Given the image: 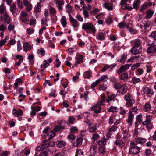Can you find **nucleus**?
Masks as SVG:
<instances>
[{
    "mask_svg": "<svg viewBox=\"0 0 156 156\" xmlns=\"http://www.w3.org/2000/svg\"><path fill=\"white\" fill-rule=\"evenodd\" d=\"M17 49L18 51H20L22 49V48L21 47V45L20 44V40H18L17 42Z\"/></svg>",
    "mask_w": 156,
    "mask_h": 156,
    "instance_id": "680f3d73",
    "label": "nucleus"
},
{
    "mask_svg": "<svg viewBox=\"0 0 156 156\" xmlns=\"http://www.w3.org/2000/svg\"><path fill=\"white\" fill-rule=\"evenodd\" d=\"M100 82V80H97L95 82L91 84V88H94Z\"/></svg>",
    "mask_w": 156,
    "mask_h": 156,
    "instance_id": "052dcab7",
    "label": "nucleus"
},
{
    "mask_svg": "<svg viewBox=\"0 0 156 156\" xmlns=\"http://www.w3.org/2000/svg\"><path fill=\"white\" fill-rule=\"evenodd\" d=\"M20 19L23 22L26 23H27L29 20V17H20Z\"/></svg>",
    "mask_w": 156,
    "mask_h": 156,
    "instance_id": "864d4df0",
    "label": "nucleus"
},
{
    "mask_svg": "<svg viewBox=\"0 0 156 156\" xmlns=\"http://www.w3.org/2000/svg\"><path fill=\"white\" fill-rule=\"evenodd\" d=\"M131 65V64H127L122 66L118 70V73L120 74L127 70L130 66Z\"/></svg>",
    "mask_w": 156,
    "mask_h": 156,
    "instance_id": "423d86ee",
    "label": "nucleus"
},
{
    "mask_svg": "<svg viewBox=\"0 0 156 156\" xmlns=\"http://www.w3.org/2000/svg\"><path fill=\"white\" fill-rule=\"evenodd\" d=\"M62 26L65 27L67 25V22L66 20V18L65 16H63L60 20Z\"/></svg>",
    "mask_w": 156,
    "mask_h": 156,
    "instance_id": "bb28decb",
    "label": "nucleus"
},
{
    "mask_svg": "<svg viewBox=\"0 0 156 156\" xmlns=\"http://www.w3.org/2000/svg\"><path fill=\"white\" fill-rule=\"evenodd\" d=\"M140 58V56L138 55L137 56H135L132 58H131L129 59L127 61V62H136L137 61H139V58Z\"/></svg>",
    "mask_w": 156,
    "mask_h": 156,
    "instance_id": "a878e982",
    "label": "nucleus"
},
{
    "mask_svg": "<svg viewBox=\"0 0 156 156\" xmlns=\"http://www.w3.org/2000/svg\"><path fill=\"white\" fill-rule=\"evenodd\" d=\"M82 29L85 30H91L93 33H95L96 30L93 25L91 23H83L82 27Z\"/></svg>",
    "mask_w": 156,
    "mask_h": 156,
    "instance_id": "7ed1b4c3",
    "label": "nucleus"
},
{
    "mask_svg": "<svg viewBox=\"0 0 156 156\" xmlns=\"http://www.w3.org/2000/svg\"><path fill=\"white\" fill-rule=\"evenodd\" d=\"M126 25V23L125 22V20L122 22H121L118 24V27L121 29L125 27Z\"/></svg>",
    "mask_w": 156,
    "mask_h": 156,
    "instance_id": "58836bf2",
    "label": "nucleus"
},
{
    "mask_svg": "<svg viewBox=\"0 0 156 156\" xmlns=\"http://www.w3.org/2000/svg\"><path fill=\"white\" fill-rule=\"evenodd\" d=\"M55 92H56L55 90L52 89L51 92L49 94V96L50 97H52L54 98L55 97L57 96V94L55 93Z\"/></svg>",
    "mask_w": 156,
    "mask_h": 156,
    "instance_id": "79ce46f5",
    "label": "nucleus"
},
{
    "mask_svg": "<svg viewBox=\"0 0 156 156\" xmlns=\"http://www.w3.org/2000/svg\"><path fill=\"white\" fill-rule=\"evenodd\" d=\"M151 5L152 3H151L145 2L141 5L140 9V11L141 12H143Z\"/></svg>",
    "mask_w": 156,
    "mask_h": 156,
    "instance_id": "0eeeda50",
    "label": "nucleus"
},
{
    "mask_svg": "<svg viewBox=\"0 0 156 156\" xmlns=\"http://www.w3.org/2000/svg\"><path fill=\"white\" fill-rule=\"evenodd\" d=\"M107 139L105 138L102 139L101 140L98 141V144L99 145H105L106 144Z\"/></svg>",
    "mask_w": 156,
    "mask_h": 156,
    "instance_id": "4c0bfd02",
    "label": "nucleus"
},
{
    "mask_svg": "<svg viewBox=\"0 0 156 156\" xmlns=\"http://www.w3.org/2000/svg\"><path fill=\"white\" fill-rule=\"evenodd\" d=\"M127 87L125 85H122L118 92L120 93V94L123 95L127 91Z\"/></svg>",
    "mask_w": 156,
    "mask_h": 156,
    "instance_id": "a211bd4d",
    "label": "nucleus"
},
{
    "mask_svg": "<svg viewBox=\"0 0 156 156\" xmlns=\"http://www.w3.org/2000/svg\"><path fill=\"white\" fill-rule=\"evenodd\" d=\"M18 7L20 9H23V8L22 2L20 0H16Z\"/></svg>",
    "mask_w": 156,
    "mask_h": 156,
    "instance_id": "c03bdc74",
    "label": "nucleus"
},
{
    "mask_svg": "<svg viewBox=\"0 0 156 156\" xmlns=\"http://www.w3.org/2000/svg\"><path fill=\"white\" fill-rule=\"evenodd\" d=\"M146 13V15L145 18H146V19H150L152 17L154 14V12L150 9L147 11Z\"/></svg>",
    "mask_w": 156,
    "mask_h": 156,
    "instance_id": "b1692460",
    "label": "nucleus"
},
{
    "mask_svg": "<svg viewBox=\"0 0 156 156\" xmlns=\"http://www.w3.org/2000/svg\"><path fill=\"white\" fill-rule=\"evenodd\" d=\"M12 113L14 116L17 117L20 116H22L23 114V112L22 110L20 109L17 110L15 108L13 109L12 111Z\"/></svg>",
    "mask_w": 156,
    "mask_h": 156,
    "instance_id": "6e6552de",
    "label": "nucleus"
},
{
    "mask_svg": "<svg viewBox=\"0 0 156 156\" xmlns=\"http://www.w3.org/2000/svg\"><path fill=\"white\" fill-rule=\"evenodd\" d=\"M141 50V49L133 46L130 50V51L132 54L135 55L140 53Z\"/></svg>",
    "mask_w": 156,
    "mask_h": 156,
    "instance_id": "9d476101",
    "label": "nucleus"
},
{
    "mask_svg": "<svg viewBox=\"0 0 156 156\" xmlns=\"http://www.w3.org/2000/svg\"><path fill=\"white\" fill-rule=\"evenodd\" d=\"M151 23V21L149 20L146 18H144L142 19V24L140 25V27L141 28H144V29H145L150 25Z\"/></svg>",
    "mask_w": 156,
    "mask_h": 156,
    "instance_id": "39448f33",
    "label": "nucleus"
},
{
    "mask_svg": "<svg viewBox=\"0 0 156 156\" xmlns=\"http://www.w3.org/2000/svg\"><path fill=\"white\" fill-rule=\"evenodd\" d=\"M16 7L14 4H12L10 8V11L13 13L16 12Z\"/></svg>",
    "mask_w": 156,
    "mask_h": 156,
    "instance_id": "49530a36",
    "label": "nucleus"
},
{
    "mask_svg": "<svg viewBox=\"0 0 156 156\" xmlns=\"http://www.w3.org/2000/svg\"><path fill=\"white\" fill-rule=\"evenodd\" d=\"M66 145V143L63 141H61L59 142L58 144L57 147L59 148H62L63 147Z\"/></svg>",
    "mask_w": 156,
    "mask_h": 156,
    "instance_id": "de8ad7c7",
    "label": "nucleus"
},
{
    "mask_svg": "<svg viewBox=\"0 0 156 156\" xmlns=\"http://www.w3.org/2000/svg\"><path fill=\"white\" fill-rule=\"evenodd\" d=\"M6 8L5 7L3 4L0 5V13L2 14H5L6 12Z\"/></svg>",
    "mask_w": 156,
    "mask_h": 156,
    "instance_id": "f704fd0d",
    "label": "nucleus"
},
{
    "mask_svg": "<svg viewBox=\"0 0 156 156\" xmlns=\"http://www.w3.org/2000/svg\"><path fill=\"white\" fill-rule=\"evenodd\" d=\"M114 144L116 146L121 148L125 146L124 143L122 140H116Z\"/></svg>",
    "mask_w": 156,
    "mask_h": 156,
    "instance_id": "412c9836",
    "label": "nucleus"
},
{
    "mask_svg": "<svg viewBox=\"0 0 156 156\" xmlns=\"http://www.w3.org/2000/svg\"><path fill=\"white\" fill-rule=\"evenodd\" d=\"M10 21L11 20L9 15L7 12H5L3 17L4 22L5 23L9 24Z\"/></svg>",
    "mask_w": 156,
    "mask_h": 156,
    "instance_id": "dca6fc26",
    "label": "nucleus"
},
{
    "mask_svg": "<svg viewBox=\"0 0 156 156\" xmlns=\"http://www.w3.org/2000/svg\"><path fill=\"white\" fill-rule=\"evenodd\" d=\"M131 82L135 84L141 82V80L140 78L134 77L132 78Z\"/></svg>",
    "mask_w": 156,
    "mask_h": 156,
    "instance_id": "c85d7f7f",
    "label": "nucleus"
},
{
    "mask_svg": "<svg viewBox=\"0 0 156 156\" xmlns=\"http://www.w3.org/2000/svg\"><path fill=\"white\" fill-rule=\"evenodd\" d=\"M49 10L50 13L51 15H55L56 13V11L55 9L51 6H49Z\"/></svg>",
    "mask_w": 156,
    "mask_h": 156,
    "instance_id": "c9c22d12",
    "label": "nucleus"
},
{
    "mask_svg": "<svg viewBox=\"0 0 156 156\" xmlns=\"http://www.w3.org/2000/svg\"><path fill=\"white\" fill-rule=\"evenodd\" d=\"M140 3L141 1L140 0H135L133 4V9H138L139 7Z\"/></svg>",
    "mask_w": 156,
    "mask_h": 156,
    "instance_id": "393cba45",
    "label": "nucleus"
},
{
    "mask_svg": "<svg viewBox=\"0 0 156 156\" xmlns=\"http://www.w3.org/2000/svg\"><path fill=\"white\" fill-rule=\"evenodd\" d=\"M146 120L142 122V125L145 126L147 129H151L153 127L152 123V118L150 115L146 116Z\"/></svg>",
    "mask_w": 156,
    "mask_h": 156,
    "instance_id": "f03ea898",
    "label": "nucleus"
},
{
    "mask_svg": "<svg viewBox=\"0 0 156 156\" xmlns=\"http://www.w3.org/2000/svg\"><path fill=\"white\" fill-rule=\"evenodd\" d=\"M127 55L126 53H124L122 55L121 58L120 59L119 61L120 62H123L125 61V60L127 58Z\"/></svg>",
    "mask_w": 156,
    "mask_h": 156,
    "instance_id": "a19ab883",
    "label": "nucleus"
},
{
    "mask_svg": "<svg viewBox=\"0 0 156 156\" xmlns=\"http://www.w3.org/2000/svg\"><path fill=\"white\" fill-rule=\"evenodd\" d=\"M55 136L54 133L53 131L49 132L48 135V139L49 140H51Z\"/></svg>",
    "mask_w": 156,
    "mask_h": 156,
    "instance_id": "a18cd8bd",
    "label": "nucleus"
},
{
    "mask_svg": "<svg viewBox=\"0 0 156 156\" xmlns=\"http://www.w3.org/2000/svg\"><path fill=\"white\" fill-rule=\"evenodd\" d=\"M76 50V49L74 48H68L67 51L68 52L69 54L71 55Z\"/></svg>",
    "mask_w": 156,
    "mask_h": 156,
    "instance_id": "09e8293b",
    "label": "nucleus"
},
{
    "mask_svg": "<svg viewBox=\"0 0 156 156\" xmlns=\"http://www.w3.org/2000/svg\"><path fill=\"white\" fill-rule=\"evenodd\" d=\"M23 47L24 51L26 52L30 50L32 48V46L28 44L27 42H25L23 44Z\"/></svg>",
    "mask_w": 156,
    "mask_h": 156,
    "instance_id": "f8f14e48",
    "label": "nucleus"
},
{
    "mask_svg": "<svg viewBox=\"0 0 156 156\" xmlns=\"http://www.w3.org/2000/svg\"><path fill=\"white\" fill-rule=\"evenodd\" d=\"M151 105L150 104L148 103H146L144 105V110L146 112L149 111V110L151 109Z\"/></svg>",
    "mask_w": 156,
    "mask_h": 156,
    "instance_id": "473e14b6",
    "label": "nucleus"
},
{
    "mask_svg": "<svg viewBox=\"0 0 156 156\" xmlns=\"http://www.w3.org/2000/svg\"><path fill=\"white\" fill-rule=\"evenodd\" d=\"M37 53L38 55L43 56L45 55V50L43 48L38 49L37 50Z\"/></svg>",
    "mask_w": 156,
    "mask_h": 156,
    "instance_id": "2f4dec72",
    "label": "nucleus"
},
{
    "mask_svg": "<svg viewBox=\"0 0 156 156\" xmlns=\"http://www.w3.org/2000/svg\"><path fill=\"white\" fill-rule=\"evenodd\" d=\"M128 74L127 73H125L122 74L120 76V79L122 80L126 79L128 77Z\"/></svg>",
    "mask_w": 156,
    "mask_h": 156,
    "instance_id": "6e6d98bb",
    "label": "nucleus"
},
{
    "mask_svg": "<svg viewBox=\"0 0 156 156\" xmlns=\"http://www.w3.org/2000/svg\"><path fill=\"white\" fill-rule=\"evenodd\" d=\"M16 58L17 59H18V62L16 61L15 64V66H19L20 64L22 63L23 61V57L22 55L20 56L19 55H17L16 56Z\"/></svg>",
    "mask_w": 156,
    "mask_h": 156,
    "instance_id": "4468645a",
    "label": "nucleus"
},
{
    "mask_svg": "<svg viewBox=\"0 0 156 156\" xmlns=\"http://www.w3.org/2000/svg\"><path fill=\"white\" fill-rule=\"evenodd\" d=\"M99 10L98 9L95 8H94L93 10L91 11L90 13L91 15H94L99 12Z\"/></svg>",
    "mask_w": 156,
    "mask_h": 156,
    "instance_id": "0e129e2a",
    "label": "nucleus"
},
{
    "mask_svg": "<svg viewBox=\"0 0 156 156\" xmlns=\"http://www.w3.org/2000/svg\"><path fill=\"white\" fill-rule=\"evenodd\" d=\"M97 124H94L93 127H90L89 128V131L90 132H94L97 130Z\"/></svg>",
    "mask_w": 156,
    "mask_h": 156,
    "instance_id": "ea45409f",
    "label": "nucleus"
},
{
    "mask_svg": "<svg viewBox=\"0 0 156 156\" xmlns=\"http://www.w3.org/2000/svg\"><path fill=\"white\" fill-rule=\"evenodd\" d=\"M100 136L99 134H95L93 135L92 139L94 141L95 140H98Z\"/></svg>",
    "mask_w": 156,
    "mask_h": 156,
    "instance_id": "69168bd1",
    "label": "nucleus"
},
{
    "mask_svg": "<svg viewBox=\"0 0 156 156\" xmlns=\"http://www.w3.org/2000/svg\"><path fill=\"white\" fill-rule=\"evenodd\" d=\"M146 139L145 138L138 137L136 140V143L143 145L146 142Z\"/></svg>",
    "mask_w": 156,
    "mask_h": 156,
    "instance_id": "f3484780",
    "label": "nucleus"
},
{
    "mask_svg": "<svg viewBox=\"0 0 156 156\" xmlns=\"http://www.w3.org/2000/svg\"><path fill=\"white\" fill-rule=\"evenodd\" d=\"M104 7L108 10H111L113 9V4L112 2H106L103 5Z\"/></svg>",
    "mask_w": 156,
    "mask_h": 156,
    "instance_id": "6ab92c4d",
    "label": "nucleus"
},
{
    "mask_svg": "<svg viewBox=\"0 0 156 156\" xmlns=\"http://www.w3.org/2000/svg\"><path fill=\"white\" fill-rule=\"evenodd\" d=\"M108 78V76H107L106 75H103L101 76V79H99L101 81H102L103 82H105L106 81Z\"/></svg>",
    "mask_w": 156,
    "mask_h": 156,
    "instance_id": "4d7b16f0",
    "label": "nucleus"
},
{
    "mask_svg": "<svg viewBox=\"0 0 156 156\" xmlns=\"http://www.w3.org/2000/svg\"><path fill=\"white\" fill-rule=\"evenodd\" d=\"M130 94L128 93L124 97V99L126 101V105L127 107H131L135 103L134 100L131 98Z\"/></svg>",
    "mask_w": 156,
    "mask_h": 156,
    "instance_id": "20e7f679",
    "label": "nucleus"
},
{
    "mask_svg": "<svg viewBox=\"0 0 156 156\" xmlns=\"http://www.w3.org/2000/svg\"><path fill=\"white\" fill-rule=\"evenodd\" d=\"M54 3L58 4V5H63L64 3L63 0H52Z\"/></svg>",
    "mask_w": 156,
    "mask_h": 156,
    "instance_id": "e433bc0d",
    "label": "nucleus"
},
{
    "mask_svg": "<svg viewBox=\"0 0 156 156\" xmlns=\"http://www.w3.org/2000/svg\"><path fill=\"white\" fill-rule=\"evenodd\" d=\"M52 61L51 58L48 59L47 60H44V64L41 65V68H46L49 65V64Z\"/></svg>",
    "mask_w": 156,
    "mask_h": 156,
    "instance_id": "9b49d317",
    "label": "nucleus"
},
{
    "mask_svg": "<svg viewBox=\"0 0 156 156\" xmlns=\"http://www.w3.org/2000/svg\"><path fill=\"white\" fill-rule=\"evenodd\" d=\"M147 52L150 54H154L156 52V45L151 46L147 49Z\"/></svg>",
    "mask_w": 156,
    "mask_h": 156,
    "instance_id": "1a4fd4ad",
    "label": "nucleus"
},
{
    "mask_svg": "<svg viewBox=\"0 0 156 156\" xmlns=\"http://www.w3.org/2000/svg\"><path fill=\"white\" fill-rule=\"evenodd\" d=\"M28 17V15L27 12L23 10L20 13V17Z\"/></svg>",
    "mask_w": 156,
    "mask_h": 156,
    "instance_id": "bf43d9fd",
    "label": "nucleus"
},
{
    "mask_svg": "<svg viewBox=\"0 0 156 156\" xmlns=\"http://www.w3.org/2000/svg\"><path fill=\"white\" fill-rule=\"evenodd\" d=\"M41 10V5L39 3H37L35 6L34 11L36 12H39Z\"/></svg>",
    "mask_w": 156,
    "mask_h": 156,
    "instance_id": "72a5a7b5",
    "label": "nucleus"
},
{
    "mask_svg": "<svg viewBox=\"0 0 156 156\" xmlns=\"http://www.w3.org/2000/svg\"><path fill=\"white\" fill-rule=\"evenodd\" d=\"M149 36L152 37L154 40H156V31L152 32L149 35Z\"/></svg>",
    "mask_w": 156,
    "mask_h": 156,
    "instance_id": "774afa93",
    "label": "nucleus"
},
{
    "mask_svg": "<svg viewBox=\"0 0 156 156\" xmlns=\"http://www.w3.org/2000/svg\"><path fill=\"white\" fill-rule=\"evenodd\" d=\"M120 5H121V8L122 9H128L129 10H131L133 9L132 7H129V4L125 3Z\"/></svg>",
    "mask_w": 156,
    "mask_h": 156,
    "instance_id": "cd10ccee",
    "label": "nucleus"
},
{
    "mask_svg": "<svg viewBox=\"0 0 156 156\" xmlns=\"http://www.w3.org/2000/svg\"><path fill=\"white\" fill-rule=\"evenodd\" d=\"M63 127L60 125H57L55 126L54 130L56 132H58L62 130Z\"/></svg>",
    "mask_w": 156,
    "mask_h": 156,
    "instance_id": "37998d69",
    "label": "nucleus"
},
{
    "mask_svg": "<svg viewBox=\"0 0 156 156\" xmlns=\"http://www.w3.org/2000/svg\"><path fill=\"white\" fill-rule=\"evenodd\" d=\"M83 76L84 78L89 79L91 77V72L90 71H87L84 73Z\"/></svg>",
    "mask_w": 156,
    "mask_h": 156,
    "instance_id": "c756f323",
    "label": "nucleus"
},
{
    "mask_svg": "<svg viewBox=\"0 0 156 156\" xmlns=\"http://www.w3.org/2000/svg\"><path fill=\"white\" fill-rule=\"evenodd\" d=\"M26 7V10L28 12H30L32 9V5L31 4H29L25 6Z\"/></svg>",
    "mask_w": 156,
    "mask_h": 156,
    "instance_id": "3c124183",
    "label": "nucleus"
},
{
    "mask_svg": "<svg viewBox=\"0 0 156 156\" xmlns=\"http://www.w3.org/2000/svg\"><path fill=\"white\" fill-rule=\"evenodd\" d=\"M75 118L72 116H70L69 117V123H73L75 122Z\"/></svg>",
    "mask_w": 156,
    "mask_h": 156,
    "instance_id": "338daca9",
    "label": "nucleus"
},
{
    "mask_svg": "<svg viewBox=\"0 0 156 156\" xmlns=\"http://www.w3.org/2000/svg\"><path fill=\"white\" fill-rule=\"evenodd\" d=\"M118 108L116 107L111 106L108 109V111L109 112H115L117 111Z\"/></svg>",
    "mask_w": 156,
    "mask_h": 156,
    "instance_id": "8fccbe9b",
    "label": "nucleus"
},
{
    "mask_svg": "<svg viewBox=\"0 0 156 156\" xmlns=\"http://www.w3.org/2000/svg\"><path fill=\"white\" fill-rule=\"evenodd\" d=\"M69 20L72 26L74 27H77L78 25V22L77 20L71 16L70 15H69Z\"/></svg>",
    "mask_w": 156,
    "mask_h": 156,
    "instance_id": "2eb2a0df",
    "label": "nucleus"
},
{
    "mask_svg": "<svg viewBox=\"0 0 156 156\" xmlns=\"http://www.w3.org/2000/svg\"><path fill=\"white\" fill-rule=\"evenodd\" d=\"M141 43V42L140 40H136L134 41V47L142 49Z\"/></svg>",
    "mask_w": 156,
    "mask_h": 156,
    "instance_id": "5701e85b",
    "label": "nucleus"
},
{
    "mask_svg": "<svg viewBox=\"0 0 156 156\" xmlns=\"http://www.w3.org/2000/svg\"><path fill=\"white\" fill-rule=\"evenodd\" d=\"M140 63H137L133 64L131 66V69L132 70H134L136 69L140 66Z\"/></svg>",
    "mask_w": 156,
    "mask_h": 156,
    "instance_id": "603ef678",
    "label": "nucleus"
},
{
    "mask_svg": "<svg viewBox=\"0 0 156 156\" xmlns=\"http://www.w3.org/2000/svg\"><path fill=\"white\" fill-rule=\"evenodd\" d=\"M143 91L144 94L152 95L154 94L153 91L148 87H145L143 88Z\"/></svg>",
    "mask_w": 156,
    "mask_h": 156,
    "instance_id": "ddd939ff",
    "label": "nucleus"
},
{
    "mask_svg": "<svg viewBox=\"0 0 156 156\" xmlns=\"http://www.w3.org/2000/svg\"><path fill=\"white\" fill-rule=\"evenodd\" d=\"M48 148V146L47 144H43L40 145L37 147L35 150L36 151H41L43 150L44 149H46Z\"/></svg>",
    "mask_w": 156,
    "mask_h": 156,
    "instance_id": "4be33fe9",
    "label": "nucleus"
},
{
    "mask_svg": "<svg viewBox=\"0 0 156 156\" xmlns=\"http://www.w3.org/2000/svg\"><path fill=\"white\" fill-rule=\"evenodd\" d=\"M66 10L68 13H71L73 12V8L69 4H67L66 5Z\"/></svg>",
    "mask_w": 156,
    "mask_h": 156,
    "instance_id": "7c9ffc66",
    "label": "nucleus"
},
{
    "mask_svg": "<svg viewBox=\"0 0 156 156\" xmlns=\"http://www.w3.org/2000/svg\"><path fill=\"white\" fill-rule=\"evenodd\" d=\"M134 118V115L131 112H129V116L128 119L127 120V122L128 123L129 125H132L133 121L132 120Z\"/></svg>",
    "mask_w": 156,
    "mask_h": 156,
    "instance_id": "aec40b11",
    "label": "nucleus"
},
{
    "mask_svg": "<svg viewBox=\"0 0 156 156\" xmlns=\"http://www.w3.org/2000/svg\"><path fill=\"white\" fill-rule=\"evenodd\" d=\"M117 95L115 94H113L111 96H109V98L108 100L107 101V102H109V101H111L112 100L114 99Z\"/></svg>",
    "mask_w": 156,
    "mask_h": 156,
    "instance_id": "5fc2aeb1",
    "label": "nucleus"
},
{
    "mask_svg": "<svg viewBox=\"0 0 156 156\" xmlns=\"http://www.w3.org/2000/svg\"><path fill=\"white\" fill-rule=\"evenodd\" d=\"M141 148L137 146V144L134 142L131 141L130 143V146L129 154H136L140 152Z\"/></svg>",
    "mask_w": 156,
    "mask_h": 156,
    "instance_id": "f257e3e1",
    "label": "nucleus"
},
{
    "mask_svg": "<svg viewBox=\"0 0 156 156\" xmlns=\"http://www.w3.org/2000/svg\"><path fill=\"white\" fill-rule=\"evenodd\" d=\"M122 86V85L120 83H116L114 84L113 86L115 89H120Z\"/></svg>",
    "mask_w": 156,
    "mask_h": 156,
    "instance_id": "13d9d810",
    "label": "nucleus"
},
{
    "mask_svg": "<svg viewBox=\"0 0 156 156\" xmlns=\"http://www.w3.org/2000/svg\"><path fill=\"white\" fill-rule=\"evenodd\" d=\"M143 73V70L140 68L136 70V73L138 75H140Z\"/></svg>",
    "mask_w": 156,
    "mask_h": 156,
    "instance_id": "e2e57ef3",
    "label": "nucleus"
}]
</instances>
